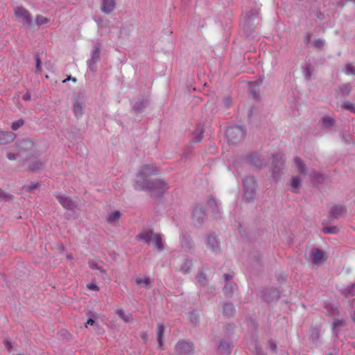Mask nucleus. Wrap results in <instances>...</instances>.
<instances>
[{
	"label": "nucleus",
	"mask_w": 355,
	"mask_h": 355,
	"mask_svg": "<svg viewBox=\"0 0 355 355\" xmlns=\"http://www.w3.org/2000/svg\"><path fill=\"white\" fill-rule=\"evenodd\" d=\"M134 189L153 193L157 197H162L169 189L168 184L162 179L156 178L146 182L137 180L134 182Z\"/></svg>",
	"instance_id": "obj_1"
},
{
	"label": "nucleus",
	"mask_w": 355,
	"mask_h": 355,
	"mask_svg": "<svg viewBox=\"0 0 355 355\" xmlns=\"http://www.w3.org/2000/svg\"><path fill=\"white\" fill-rule=\"evenodd\" d=\"M243 196L245 202H252L257 198V184L253 177L247 176L243 179Z\"/></svg>",
	"instance_id": "obj_2"
},
{
	"label": "nucleus",
	"mask_w": 355,
	"mask_h": 355,
	"mask_svg": "<svg viewBox=\"0 0 355 355\" xmlns=\"http://www.w3.org/2000/svg\"><path fill=\"white\" fill-rule=\"evenodd\" d=\"M225 135L229 144H237L244 139L246 128L241 125H232L227 128Z\"/></svg>",
	"instance_id": "obj_3"
},
{
	"label": "nucleus",
	"mask_w": 355,
	"mask_h": 355,
	"mask_svg": "<svg viewBox=\"0 0 355 355\" xmlns=\"http://www.w3.org/2000/svg\"><path fill=\"white\" fill-rule=\"evenodd\" d=\"M159 173V168L154 164H144L139 168L137 174V178L141 179V182H146L148 177L157 175Z\"/></svg>",
	"instance_id": "obj_4"
},
{
	"label": "nucleus",
	"mask_w": 355,
	"mask_h": 355,
	"mask_svg": "<svg viewBox=\"0 0 355 355\" xmlns=\"http://www.w3.org/2000/svg\"><path fill=\"white\" fill-rule=\"evenodd\" d=\"M347 209L345 205L336 204L329 208L327 218L329 221L331 222L334 220H338L340 218L345 217L347 215Z\"/></svg>",
	"instance_id": "obj_5"
},
{
	"label": "nucleus",
	"mask_w": 355,
	"mask_h": 355,
	"mask_svg": "<svg viewBox=\"0 0 355 355\" xmlns=\"http://www.w3.org/2000/svg\"><path fill=\"white\" fill-rule=\"evenodd\" d=\"M175 352L179 355H192L194 352L193 343L189 340H181L175 346Z\"/></svg>",
	"instance_id": "obj_6"
},
{
	"label": "nucleus",
	"mask_w": 355,
	"mask_h": 355,
	"mask_svg": "<svg viewBox=\"0 0 355 355\" xmlns=\"http://www.w3.org/2000/svg\"><path fill=\"white\" fill-rule=\"evenodd\" d=\"M206 218L207 214L203 207L201 206L195 207L192 214V219L194 225L197 227H201L205 223Z\"/></svg>",
	"instance_id": "obj_7"
},
{
	"label": "nucleus",
	"mask_w": 355,
	"mask_h": 355,
	"mask_svg": "<svg viewBox=\"0 0 355 355\" xmlns=\"http://www.w3.org/2000/svg\"><path fill=\"white\" fill-rule=\"evenodd\" d=\"M284 163L283 155L277 153L272 156V172L273 178H276L279 175L281 169L283 168Z\"/></svg>",
	"instance_id": "obj_8"
},
{
	"label": "nucleus",
	"mask_w": 355,
	"mask_h": 355,
	"mask_svg": "<svg viewBox=\"0 0 355 355\" xmlns=\"http://www.w3.org/2000/svg\"><path fill=\"white\" fill-rule=\"evenodd\" d=\"M15 15L17 18H21L28 26L31 25V15L29 11L23 6H18L15 8Z\"/></svg>",
	"instance_id": "obj_9"
},
{
	"label": "nucleus",
	"mask_w": 355,
	"mask_h": 355,
	"mask_svg": "<svg viewBox=\"0 0 355 355\" xmlns=\"http://www.w3.org/2000/svg\"><path fill=\"white\" fill-rule=\"evenodd\" d=\"M56 198L59 203L66 209L73 211L77 207V203L71 200L70 197L57 195Z\"/></svg>",
	"instance_id": "obj_10"
},
{
	"label": "nucleus",
	"mask_w": 355,
	"mask_h": 355,
	"mask_svg": "<svg viewBox=\"0 0 355 355\" xmlns=\"http://www.w3.org/2000/svg\"><path fill=\"white\" fill-rule=\"evenodd\" d=\"M321 325L311 326L309 329V340L313 344H318L321 336Z\"/></svg>",
	"instance_id": "obj_11"
},
{
	"label": "nucleus",
	"mask_w": 355,
	"mask_h": 355,
	"mask_svg": "<svg viewBox=\"0 0 355 355\" xmlns=\"http://www.w3.org/2000/svg\"><path fill=\"white\" fill-rule=\"evenodd\" d=\"M180 245L186 252H192L195 248V243L191 236L188 234H183L181 237Z\"/></svg>",
	"instance_id": "obj_12"
},
{
	"label": "nucleus",
	"mask_w": 355,
	"mask_h": 355,
	"mask_svg": "<svg viewBox=\"0 0 355 355\" xmlns=\"http://www.w3.org/2000/svg\"><path fill=\"white\" fill-rule=\"evenodd\" d=\"M246 160L248 163L253 165L257 168H261L264 166V160L261 158V155L257 152H253L250 154Z\"/></svg>",
	"instance_id": "obj_13"
},
{
	"label": "nucleus",
	"mask_w": 355,
	"mask_h": 355,
	"mask_svg": "<svg viewBox=\"0 0 355 355\" xmlns=\"http://www.w3.org/2000/svg\"><path fill=\"white\" fill-rule=\"evenodd\" d=\"M310 256L314 264H320L327 260L323 251L317 248L311 249Z\"/></svg>",
	"instance_id": "obj_14"
},
{
	"label": "nucleus",
	"mask_w": 355,
	"mask_h": 355,
	"mask_svg": "<svg viewBox=\"0 0 355 355\" xmlns=\"http://www.w3.org/2000/svg\"><path fill=\"white\" fill-rule=\"evenodd\" d=\"M259 10L255 8L250 10L244 18V26L247 27L250 31L253 28L252 21L257 17Z\"/></svg>",
	"instance_id": "obj_15"
},
{
	"label": "nucleus",
	"mask_w": 355,
	"mask_h": 355,
	"mask_svg": "<svg viewBox=\"0 0 355 355\" xmlns=\"http://www.w3.org/2000/svg\"><path fill=\"white\" fill-rule=\"evenodd\" d=\"M263 297L265 301L269 302L273 300H278L280 295L277 288H270L263 292Z\"/></svg>",
	"instance_id": "obj_16"
},
{
	"label": "nucleus",
	"mask_w": 355,
	"mask_h": 355,
	"mask_svg": "<svg viewBox=\"0 0 355 355\" xmlns=\"http://www.w3.org/2000/svg\"><path fill=\"white\" fill-rule=\"evenodd\" d=\"M17 147L19 150L27 151L31 150L34 146L33 141L28 137L22 138L17 141Z\"/></svg>",
	"instance_id": "obj_17"
},
{
	"label": "nucleus",
	"mask_w": 355,
	"mask_h": 355,
	"mask_svg": "<svg viewBox=\"0 0 355 355\" xmlns=\"http://www.w3.org/2000/svg\"><path fill=\"white\" fill-rule=\"evenodd\" d=\"M204 125L201 123H198L196 126L194 131L192 132V138L191 142L198 143L203 139Z\"/></svg>",
	"instance_id": "obj_18"
},
{
	"label": "nucleus",
	"mask_w": 355,
	"mask_h": 355,
	"mask_svg": "<svg viewBox=\"0 0 355 355\" xmlns=\"http://www.w3.org/2000/svg\"><path fill=\"white\" fill-rule=\"evenodd\" d=\"M155 234L153 230H144L136 236V239L144 241L146 244H150Z\"/></svg>",
	"instance_id": "obj_19"
},
{
	"label": "nucleus",
	"mask_w": 355,
	"mask_h": 355,
	"mask_svg": "<svg viewBox=\"0 0 355 355\" xmlns=\"http://www.w3.org/2000/svg\"><path fill=\"white\" fill-rule=\"evenodd\" d=\"M100 53H101V44L96 43L91 53V59L87 61L88 65L91 67L92 64H96L97 62L100 60Z\"/></svg>",
	"instance_id": "obj_20"
},
{
	"label": "nucleus",
	"mask_w": 355,
	"mask_h": 355,
	"mask_svg": "<svg viewBox=\"0 0 355 355\" xmlns=\"http://www.w3.org/2000/svg\"><path fill=\"white\" fill-rule=\"evenodd\" d=\"M222 313L226 318H232L236 313V309L232 302L222 303Z\"/></svg>",
	"instance_id": "obj_21"
},
{
	"label": "nucleus",
	"mask_w": 355,
	"mask_h": 355,
	"mask_svg": "<svg viewBox=\"0 0 355 355\" xmlns=\"http://www.w3.org/2000/svg\"><path fill=\"white\" fill-rule=\"evenodd\" d=\"M72 104L73 113L77 118H79L84 113L85 103L78 98H74Z\"/></svg>",
	"instance_id": "obj_22"
},
{
	"label": "nucleus",
	"mask_w": 355,
	"mask_h": 355,
	"mask_svg": "<svg viewBox=\"0 0 355 355\" xmlns=\"http://www.w3.org/2000/svg\"><path fill=\"white\" fill-rule=\"evenodd\" d=\"M116 7L115 0H101V10L105 14L111 13Z\"/></svg>",
	"instance_id": "obj_23"
},
{
	"label": "nucleus",
	"mask_w": 355,
	"mask_h": 355,
	"mask_svg": "<svg viewBox=\"0 0 355 355\" xmlns=\"http://www.w3.org/2000/svg\"><path fill=\"white\" fill-rule=\"evenodd\" d=\"M207 246L212 252H218L220 250V245L217 238L212 234L207 236Z\"/></svg>",
	"instance_id": "obj_24"
},
{
	"label": "nucleus",
	"mask_w": 355,
	"mask_h": 355,
	"mask_svg": "<svg viewBox=\"0 0 355 355\" xmlns=\"http://www.w3.org/2000/svg\"><path fill=\"white\" fill-rule=\"evenodd\" d=\"M15 135L10 132H3L0 130V145H6L14 141Z\"/></svg>",
	"instance_id": "obj_25"
},
{
	"label": "nucleus",
	"mask_w": 355,
	"mask_h": 355,
	"mask_svg": "<svg viewBox=\"0 0 355 355\" xmlns=\"http://www.w3.org/2000/svg\"><path fill=\"white\" fill-rule=\"evenodd\" d=\"M237 289V285L234 282H227L223 288V293L226 297H232L234 291Z\"/></svg>",
	"instance_id": "obj_26"
},
{
	"label": "nucleus",
	"mask_w": 355,
	"mask_h": 355,
	"mask_svg": "<svg viewBox=\"0 0 355 355\" xmlns=\"http://www.w3.org/2000/svg\"><path fill=\"white\" fill-rule=\"evenodd\" d=\"M218 351L221 355H229L232 351L231 343L226 340H222L218 347Z\"/></svg>",
	"instance_id": "obj_27"
},
{
	"label": "nucleus",
	"mask_w": 355,
	"mask_h": 355,
	"mask_svg": "<svg viewBox=\"0 0 355 355\" xmlns=\"http://www.w3.org/2000/svg\"><path fill=\"white\" fill-rule=\"evenodd\" d=\"M293 161L297 168L298 173L301 175H306L307 172L306 167L304 161L299 157H295Z\"/></svg>",
	"instance_id": "obj_28"
},
{
	"label": "nucleus",
	"mask_w": 355,
	"mask_h": 355,
	"mask_svg": "<svg viewBox=\"0 0 355 355\" xmlns=\"http://www.w3.org/2000/svg\"><path fill=\"white\" fill-rule=\"evenodd\" d=\"M309 176L314 184H322L324 181V175L315 170L310 172Z\"/></svg>",
	"instance_id": "obj_29"
},
{
	"label": "nucleus",
	"mask_w": 355,
	"mask_h": 355,
	"mask_svg": "<svg viewBox=\"0 0 355 355\" xmlns=\"http://www.w3.org/2000/svg\"><path fill=\"white\" fill-rule=\"evenodd\" d=\"M148 103V100L144 99L142 101H137L132 106V110L135 113L142 112L147 107Z\"/></svg>",
	"instance_id": "obj_30"
},
{
	"label": "nucleus",
	"mask_w": 355,
	"mask_h": 355,
	"mask_svg": "<svg viewBox=\"0 0 355 355\" xmlns=\"http://www.w3.org/2000/svg\"><path fill=\"white\" fill-rule=\"evenodd\" d=\"M152 241L153 242L155 248L159 251H162L164 249V245L161 234L156 233Z\"/></svg>",
	"instance_id": "obj_31"
},
{
	"label": "nucleus",
	"mask_w": 355,
	"mask_h": 355,
	"mask_svg": "<svg viewBox=\"0 0 355 355\" xmlns=\"http://www.w3.org/2000/svg\"><path fill=\"white\" fill-rule=\"evenodd\" d=\"M340 293L345 297L355 295V284H352L345 288L340 289Z\"/></svg>",
	"instance_id": "obj_32"
},
{
	"label": "nucleus",
	"mask_w": 355,
	"mask_h": 355,
	"mask_svg": "<svg viewBox=\"0 0 355 355\" xmlns=\"http://www.w3.org/2000/svg\"><path fill=\"white\" fill-rule=\"evenodd\" d=\"M291 191L294 193H298L301 187V178L299 176H294L291 179Z\"/></svg>",
	"instance_id": "obj_33"
},
{
	"label": "nucleus",
	"mask_w": 355,
	"mask_h": 355,
	"mask_svg": "<svg viewBox=\"0 0 355 355\" xmlns=\"http://www.w3.org/2000/svg\"><path fill=\"white\" fill-rule=\"evenodd\" d=\"M207 205L211 209L214 214L218 215V214H220L217 202L212 196H209L207 201Z\"/></svg>",
	"instance_id": "obj_34"
},
{
	"label": "nucleus",
	"mask_w": 355,
	"mask_h": 355,
	"mask_svg": "<svg viewBox=\"0 0 355 355\" xmlns=\"http://www.w3.org/2000/svg\"><path fill=\"white\" fill-rule=\"evenodd\" d=\"M116 313L125 322L130 323L133 321L132 315L130 313L126 314L122 309H117Z\"/></svg>",
	"instance_id": "obj_35"
},
{
	"label": "nucleus",
	"mask_w": 355,
	"mask_h": 355,
	"mask_svg": "<svg viewBox=\"0 0 355 355\" xmlns=\"http://www.w3.org/2000/svg\"><path fill=\"white\" fill-rule=\"evenodd\" d=\"M193 266V261L191 259L187 258L182 263L180 268V270L183 273H189Z\"/></svg>",
	"instance_id": "obj_36"
},
{
	"label": "nucleus",
	"mask_w": 355,
	"mask_h": 355,
	"mask_svg": "<svg viewBox=\"0 0 355 355\" xmlns=\"http://www.w3.org/2000/svg\"><path fill=\"white\" fill-rule=\"evenodd\" d=\"M121 214L119 211H114L108 214L107 221L110 224H114L121 218Z\"/></svg>",
	"instance_id": "obj_37"
},
{
	"label": "nucleus",
	"mask_w": 355,
	"mask_h": 355,
	"mask_svg": "<svg viewBox=\"0 0 355 355\" xmlns=\"http://www.w3.org/2000/svg\"><path fill=\"white\" fill-rule=\"evenodd\" d=\"M164 330H165L164 325L162 323H159L157 324V340L159 347L162 346V345H163L162 337H163Z\"/></svg>",
	"instance_id": "obj_38"
},
{
	"label": "nucleus",
	"mask_w": 355,
	"mask_h": 355,
	"mask_svg": "<svg viewBox=\"0 0 355 355\" xmlns=\"http://www.w3.org/2000/svg\"><path fill=\"white\" fill-rule=\"evenodd\" d=\"M322 126L325 128H330L335 125V120L334 118L328 116H324L321 119Z\"/></svg>",
	"instance_id": "obj_39"
},
{
	"label": "nucleus",
	"mask_w": 355,
	"mask_h": 355,
	"mask_svg": "<svg viewBox=\"0 0 355 355\" xmlns=\"http://www.w3.org/2000/svg\"><path fill=\"white\" fill-rule=\"evenodd\" d=\"M339 90L342 96L345 97L350 94L352 91V86L350 83H345L340 86Z\"/></svg>",
	"instance_id": "obj_40"
},
{
	"label": "nucleus",
	"mask_w": 355,
	"mask_h": 355,
	"mask_svg": "<svg viewBox=\"0 0 355 355\" xmlns=\"http://www.w3.org/2000/svg\"><path fill=\"white\" fill-rule=\"evenodd\" d=\"M322 231L327 234H336L339 232V229L337 226H327L323 227Z\"/></svg>",
	"instance_id": "obj_41"
},
{
	"label": "nucleus",
	"mask_w": 355,
	"mask_h": 355,
	"mask_svg": "<svg viewBox=\"0 0 355 355\" xmlns=\"http://www.w3.org/2000/svg\"><path fill=\"white\" fill-rule=\"evenodd\" d=\"M196 279L200 286H205L207 284V278L206 275L202 271H199L196 276Z\"/></svg>",
	"instance_id": "obj_42"
},
{
	"label": "nucleus",
	"mask_w": 355,
	"mask_h": 355,
	"mask_svg": "<svg viewBox=\"0 0 355 355\" xmlns=\"http://www.w3.org/2000/svg\"><path fill=\"white\" fill-rule=\"evenodd\" d=\"M347 323L345 319L334 318L332 322V330L336 328L346 326Z\"/></svg>",
	"instance_id": "obj_43"
},
{
	"label": "nucleus",
	"mask_w": 355,
	"mask_h": 355,
	"mask_svg": "<svg viewBox=\"0 0 355 355\" xmlns=\"http://www.w3.org/2000/svg\"><path fill=\"white\" fill-rule=\"evenodd\" d=\"M303 74L306 80L309 81L311 79L312 71L311 69V64H306L305 67H302Z\"/></svg>",
	"instance_id": "obj_44"
},
{
	"label": "nucleus",
	"mask_w": 355,
	"mask_h": 355,
	"mask_svg": "<svg viewBox=\"0 0 355 355\" xmlns=\"http://www.w3.org/2000/svg\"><path fill=\"white\" fill-rule=\"evenodd\" d=\"M44 162L42 161H35L32 162L29 166V170L31 171L35 172L36 171H38L42 168L44 166Z\"/></svg>",
	"instance_id": "obj_45"
},
{
	"label": "nucleus",
	"mask_w": 355,
	"mask_h": 355,
	"mask_svg": "<svg viewBox=\"0 0 355 355\" xmlns=\"http://www.w3.org/2000/svg\"><path fill=\"white\" fill-rule=\"evenodd\" d=\"M135 282L137 285L143 286L146 288H148V285L150 283V279L149 277H145L142 279L141 277H137L135 279Z\"/></svg>",
	"instance_id": "obj_46"
},
{
	"label": "nucleus",
	"mask_w": 355,
	"mask_h": 355,
	"mask_svg": "<svg viewBox=\"0 0 355 355\" xmlns=\"http://www.w3.org/2000/svg\"><path fill=\"white\" fill-rule=\"evenodd\" d=\"M88 265L89 266V268L92 269L98 270L101 273H106V270L101 266H98V264L93 260H89Z\"/></svg>",
	"instance_id": "obj_47"
},
{
	"label": "nucleus",
	"mask_w": 355,
	"mask_h": 355,
	"mask_svg": "<svg viewBox=\"0 0 355 355\" xmlns=\"http://www.w3.org/2000/svg\"><path fill=\"white\" fill-rule=\"evenodd\" d=\"M50 21V19L46 17L37 15L35 17V22L37 26L46 24Z\"/></svg>",
	"instance_id": "obj_48"
},
{
	"label": "nucleus",
	"mask_w": 355,
	"mask_h": 355,
	"mask_svg": "<svg viewBox=\"0 0 355 355\" xmlns=\"http://www.w3.org/2000/svg\"><path fill=\"white\" fill-rule=\"evenodd\" d=\"M325 309H327L329 315H340V311H339L337 307H334L333 305H331L330 304H327L325 306Z\"/></svg>",
	"instance_id": "obj_49"
},
{
	"label": "nucleus",
	"mask_w": 355,
	"mask_h": 355,
	"mask_svg": "<svg viewBox=\"0 0 355 355\" xmlns=\"http://www.w3.org/2000/svg\"><path fill=\"white\" fill-rule=\"evenodd\" d=\"M342 107L355 114V104H353L349 101H344L342 104Z\"/></svg>",
	"instance_id": "obj_50"
},
{
	"label": "nucleus",
	"mask_w": 355,
	"mask_h": 355,
	"mask_svg": "<svg viewBox=\"0 0 355 355\" xmlns=\"http://www.w3.org/2000/svg\"><path fill=\"white\" fill-rule=\"evenodd\" d=\"M14 196L12 194L6 193L3 189H0V200L4 201H10L13 199Z\"/></svg>",
	"instance_id": "obj_51"
},
{
	"label": "nucleus",
	"mask_w": 355,
	"mask_h": 355,
	"mask_svg": "<svg viewBox=\"0 0 355 355\" xmlns=\"http://www.w3.org/2000/svg\"><path fill=\"white\" fill-rule=\"evenodd\" d=\"M40 187V184L39 182H31L29 185L24 186L23 187L28 193H32L34 189H37Z\"/></svg>",
	"instance_id": "obj_52"
},
{
	"label": "nucleus",
	"mask_w": 355,
	"mask_h": 355,
	"mask_svg": "<svg viewBox=\"0 0 355 355\" xmlns=\"http://www.w3.org/2000/svg\"><path fill=\"white\" fill-rule=\"evenodd\" d=\"M189 320L192 324L197 325L200 322L199 315L195 311H192L189 313Z\"/></svg>",
	"instance_id": "obj_53"
},
{
	"label": "nucleus",
	"mask_w": 355,
	"mask_h": 355,
	"mask_svg": "<svg viewBox=\"0 0 355 355\" xmlns=\"http://www.w3.org/2000/svg\"><path fill=\"white\" fill-rule=\"evenodd\" d=\"M324 46V40H323L322 39H317L313 42V48H315L316 49L322 50L323 49Z\"/></svg>",
	"instance_id": "obj_54"
},
{
	"label": "nucleus",
	"mask_w": 355,
	"mask_h": 355,
	"mask_svg": "<svg viewBox=\"0 0 355 355\" xmlns=\"http://www.w3.org/2000/svg\"><path fill=\"white\" fill-rule=\"evenodd\" d=\"M35 67H36V72L40 73L42 71V67H41V59L40 58L39 53H36L35 55Z\"/></svg>",
	"instance_id": "obj_55"
},
{
	"label": "nucleus",
	"mask_w": 355,
	"mask_h": 355,
	"mask_svg": "<svg viewBox=\"0 0 355 355\" xmlns=\"http://www.w3.org/2000/svg\"><path fill=\"white\" fill-rule=\"evenodd\" d=\"M24 121L22 119H19L17 121H14L12 123L11 128L12 130H17L19 129L21 126L24 125Z\"/></svg>",
	"instance_id": "obj_56"
},
{
	"label": "nucleus",
	"mask_w": 355,
	"mask_h": 355,
	"mask_svg": "<svg viewBox=\"0 0 355 355\" xmlns=\"http://www.w3.org/2000/svg\"><path fill=\"white\" fill-rule=\"evenodd\" d=\"M346 73L355 75V67L351 64H347L345 66Z\"/></svg>",
	"instance_id": "obj_57"
},
{
	"label": "nucleus",
	"mask_w": 355,
	"mask_h": 355,
	"mask_svg": "<svg viewBox=\"0 0 355 355\" xmlns=\"http://www.w3.org/2000/svg\"><path fill=\"white\" fill-rule=\"evenodd\" d=\"M234 276V272H233L231 273L224 274L223 277H224L225 283L232 282V279H233Z\"/></svg>",
	"instance_id": "obj_58"
},
{
	"label": "nucleus",
	"mask_w": 355,
	"mask_h": 355,
	"mask_svg": "<svg viewBox=\"0 0 355 355\" xmlns=\"http://www.w3.org/2000/svg\"><path fill=\"white\" fill-rule=\"evenodd\" d=\"M3 344L6 347V348L7 349V350L10 352L12 349V343L11 342L8 340V339H5L3 340Z\"/></svg>",
	"instance_id": "obj_59"
},
{
	"label": "nucleus",
	"mask_w": 355,
	"mask_h": 355,
	"mask_svg": "<svg viewBox=\"0 0 355 355\" xmlns=\"http://www.w3.org/2000/svg\"><path fill=\"white\" fill-rule=\"evenodd\" d=\"M87 287L88 289H90V290H92V291H97L99 290L98 286L96 284H94V283L88 284L87 285Z\"/></svg>",
	"instance_id": "obj_60"
},
{
	"label": "nucleus",
	"mask_w": 355,
	"mask_h": 355,
	"mask_svg": "<svg viewBox=\"0 0 355 355\" xmlns=\"http://www.w3.org/2000/svg\"><path fill=\"white\" fill-rule=\"evenodd\" d=\"M269 345L272 351L276 352L277 347L276 343L273 340H269Z\"/></svg>",
	"instance_id": "obj_61"
},
{
	"label": "nucleus",
	"mask_w": 355,
	"mask_h": 355,
	"mask_svg": "<svg viewBox=\"0 0 355 355\" xmlns=\"http://www.w3.org/2000/svg\"><path fill=\"white\" fill-rule=\"evenodd\" d=\"M192 150L193 148H191V147H187L185 149H184V153L182 154V157H187L191 152H192Z\"/></svg>",
	"instance_id": "obj_62"
},
{
	"label": "nucleus",
	"mask_w": 355,
	"mask_h": 355,
	"mask_svg": "<svg viewBox=\"0 0 355 355\" xmlns=\"http://www.w3.org/2000/svg\"><path fill=\"white\" fill-rule=\"evenodd\" d=\"M223 104L225 105L226 108H229L231 105V98H225L223 101Z\"/></svg>",
	"instance_id": "obj_63"
},
{
	"label": "nucleus",
	"mask_w": 355,
	"mask_h": 355,
	"mask_svg": "<svg viewBox=\"0 0 355 355\" xmlns=\"http://www.w3.org/2000/svg\"><path fill=\"white\" fill-rule=\"evenodd\" d=\"M17 155L12 153H9L7 154V157L10 160H14L17 158Z\"/></svg>",
	"instance_id": "obj_64"
}]
</instances>
